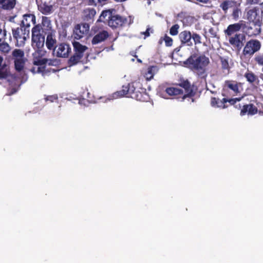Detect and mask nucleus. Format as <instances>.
<instances>
[{
  "instance_id": "72a5a7b5",
  "label": "nucleus",
  "mask_w": 263,
  "mask_h": 263,
  "mask_svg": "<svg viewBox=\"0 0 263 263\" xmlns=\"http://www.w3.org/2000/svg\"><path fill=\"white\" fill-rule=\"evenodd\" d=\"M163 41H164L166 46L170 47L173 45V39L171 37L167 36L166 34L164 35L163 39L161 37L160 39L159 43L161 44Z\"/></svg>"
},
{
  "instance_id": "c85d7f7f",
  "label": "nucleus",
  "mask_w": 263,
  "mask_h": 263,
  "mask_svg": "<svg viewBox=\"0 0 263 263\" xmlns=\"http://www.w3.org/2000/svg\"><path fill=\"white\" fill-rule=\"evenodd\" d=\"M10 74V71L7 65L4 63L0 67V80L7 78Z\"/></svg>"
},
{
  "instance_id": "603ef678",
  "label": "nucleus",
  "mask_w": 263,
  "mask_h": 263,
  "mask_svg": "<svg viewBox=\"0 0 263 263\" xmlns=\"http://www.w3.org/2000/svg\"><path fill=\"white\" fill-rule=\"evenodd\" d=\"M138 62H141V61L140 60H138Z\"/></svg>"
},
{
  "instance_id": "1a4fd4ad",
  "label": "nucleus",
  "mask_w": 263,
  "mask_h": 263,
  "mask_svg": "<svg viewBox=\"0 0 263 263\" xmlns=\"http://www.w3.org/2000/svg\"><path fill=\"white\" fill-rule=\"evenodd\" d=\"M242 27L241 29L244 30L246 33L249 36H254L259 35L261 32V26L262 23L251 22L246 24L245 22L241 20Z\"/></svg>"
},
{
  "instance_id": "393cba45",
  "label": "nucleus",
  "mask_w": 263,
  "mask_h": 263,
  "mask_svg": "<svg viewBox=\"0 0 263 263\" xmlns=\"http://www.w3.org/2000/svg\"><path fill=\"white\" fill-rule=\"evenodd\" d=\"M236 5V2L234 1L225 0L220 3L219 7L224 13L226 14L229 8H233Z\"/></svg>"
},
{
  "instance_id": "a19ab883",
  "label": "nucleus",
  "mask_w": 263,
  "mask_h": 263,
  "mask_svg": "<svg viewBox=\"0 0 263 263\" xmlns=\"http://www.w3.org/2000/svg\"><path fill=\"white\" fill-rule=\"evenodd\" d=\"M179 29V25L178 24H175L173 25L170 29V33L173 36L178 34V30Z\"/></svg>"
},
{
  "instance_id": "37998d69",
  "label": "nucleus",
  "mask_w": 263,
  "mask_h": 263,
  "mask_svg": "<svg viewBox=\"0 0 263 263\" xmlns=\"http://www.w3.org/2000/svg\"><path fill=\"white\" fill-rule=\"evenodd\" d=\"M7 31L5 29H0V43L5 41Z\"/></svg>"
},
{
  "instance_id": "0eeeda50",
  "label": "nucleus",
  "mask_w": 263,
  "mask_h": 263,
  "mask_svg": "<svg viewBox=\"0 0 263 263\" xmlns=\"http://www.w3.org/2000/svg\"><path fill=\"white\" fill-rule=\"evenodd\" d=\"M233 96L232 95H229L228 97H223L224 98L222 100L215 97H212L211 105L213 107L224 109L228 107V105L227 104V103H229L230 105H233L241 99V98H231Z\"/></svg>"
},
{
  "instance_id": "a18cd8bd",
  "label": "nucleus",
  "mask_w": 263,
  "mask_h": 263,
  "mask_svg": "<svg viewBox=\"0 0 263 263\" xmlns=\"http://www.w3.org/2000/svg\"><path fill=\"white\" fill-rule=\"evenodd\" d=\"M150 29H151L150 28H147L145 31L141 33L142 34H143L144 35V39H145L146 37H147L149 36V35H150V33H149Z\"/></svg>"
},
{
  "instance_id": "de8ad7c7",
  "label": "nucleus",
  "mask_w": 263,
  "mask_h": 263,
  "mask_svg": "<svg viewBox=\"0 0 263 263\" xmlns=\"http://www.w3.org/2000/svg\"><path fill=\"white\" fill-rule=\"evenodd\" d=\"M197 1L199 2H200V3H204V4H206L210 0H196Z\"/></svg>"
},
{
  "instance_id": "c03bdc74",
  "label": "nucleus",
  "mask_w": 263,
  "mask_h": 263,
  "mask_svg": "<svg viewBox=\"0 0 263 263\" xmlns=\"http://www.w3.org/2000/svg\"><path fill=\"white\" fill-rule=\"evenodd\" d=\"M257 106L259 112L263 114V99L261 101L257 102Z\"/></svg>"
},
{
  "instance_id": "f704fd0d",
  "label": "nucleus",
  "mask_w": 263,
  "mask_h": 263,
  "mask_svg": "<svg viewBox=\"0 0 263 263\" xmlns=\"http://www.w3.org/2000/svg\"><path fill=\"white\" fill-rule=\"evenodd\" d=\"M46 64L49 66H58L61 63V61L58 59H46Z\"/></svg>"
},
{
  "instance_id": "b1692460",
  "label": "nucleus",
  "mask_w": 263,
  "mask_h": 263,
  "mask_svg": "<svg viewBox=\"0 0 263 263\" xmlns=\"http://www.w3.org/2000/svg\"><path fill=\"white\" fill-rule=\"evenodd\" d=\"M219 59L222 72L224 76H227L230 73L231 68L229 65L228 59L222 57H220Z\"/></svg>"
},
{
  "instance_id": "ea45409f",
  "label": "nucleus",
  "mask_w": 263,
  "mask_h": 263,
  "mask_svg": "<svg viewBox=\"0 0 263 263\" xmlns=\"http://www.w3.org/2000/svg\"><path fill=\"white\" fill-rule=\"evenodd\" d=\"M254 61L259 66H263V53L255 55Z\"/></svg>"
},
{
  "instance_id": "423d86ee",
  "label": "nucleus",
  "mask_w": 263,
  "mask_h": 263,
  "mask_svg": "<svg viewBox=\"0 0 263 263\" xmlns=\"http://www.w3.org/2000/svg\"><path fill=\"white\" fill-rule=\"evenodd\" d=\"M12 35L13 38L16 40V46L17 47L23 46L27 38L29 37V29L20 26L16 29H13Z\"/></svg>"
},
{
  "instance_id": "6ab92c4d",
  "label": "nucleus",
  "mask_w": 263,
  "mask_h": 263,
  "mask_svg": "<svg viewBox=\"0 0 263 263\" xmlns=\"http://www.w3.org/2000/svg\"><path fill=\"white\" fill-rule=\"evenodd\" d=\"M257 107L253 104H246L242 106L240 110V115L243 116L247 114L248 115L252 116L257 114Z\"/></svg>"
},
{
  "instance_id": "8fccbe9b",
  "label": "nucleus",
  "mask_w": 263,
  "mask_h": 263,
  "mask_svg": "<svg viewBox=\"0 0 263 263\" xmlns=\"http://www.w3.org/2000/svg\"><path fill=\"white\" fill-rule=\"evenodd\" d=\"M261 5H262V7L263 8V2L261 3Z\"/></svg>"
},
{
  "instance_id": "49530a36",
  "label": "nucleus",
  "mask_w": 263,
  "mask_h": 263,
  "mask_svg": "<svg viewBox=\"0 0 263 263\" xmlns=\"http://www.w3.org/2000/svg\"><path fill=\"white\" fill-rule=\"evenodd\" d=\"M263 0H249V3L250 4H256L261 3Z\"/></svg>"
},
{
  "instance_id": "3c124183",
  "label": "nucleus",
  "mask_w": 263,
  "mask_h": 263,
  "mask_svg": "<svg viewBox=\"0 0 263 263\" xmlns=\"http://www.w3.org/2000/svg\"><path fill=\"white\" fill-rule=\"evenodd\" d=\"M9 37H10V39H11V35H10V34H9Z\"/></svg>"
},
{
  "instance_id": "a878e982",
  "label": "nucleus",
  "mask_w": 263,
  "mask_h": 263,
  "mask_svg": "<svg viewBox=\"0 0 263 263\" xmlns=\"http://www.w3.org/2000/svg\"><path fill=\"white\" fill-rule=\"evenodd\" d=\"M39 11L43 14L47 15L51 13L53 9L52 5H48L46 3H41L38 5Z\"/></svg>"
},
{
  "instance_id": "2f4dec72",
  "label": "nucleus",
  "mask_w": 263,
  "mask_h": 263,
  "mask_svg": "<svg viewBox=\"0 0 263 263\" xmlns=\"http://www.w3.org/2000/svg\"><path fill=\"white\" fill-rule=\"evenodd\" d=\"M11 47L6 41L0 43V51L5 54L9 52Z\"/></svg>"
},
{
  "instance_id": "4468645a",
  "label": "nucleus",
  "mask_w": 263,
  "mask_h": 263,
  "mask_svg": "<svg viewBox=\"0 0 263 263\" xmlns=\"http://www.w3.org/2000/svg\"><path fill=\"white\" fill-rule=\"evenodd\" d=\"M260 9L258 7H254L249 9L247 12V18L250 23L257 22L262 23V16H260ZM261 15H263V11H261Z\"/></svg>"
},
{
  "instance_id": "e433bc0d",
  "label": "nucleus",
  "mask_w": 263,
  "mask_h": 263,
  "mask_svg": "<svg viewBox=\"0 0 263 263\" xmlns=\"http://www.w3.org/2000/svg\"><path fill=\"white\" fill-rule=\"evenodd\" d=\"M107 0H88V5L91 6H103L106 3Z\"/></svg>"
},
{
  "instance_id": "c9c22d12",
  "label": "nucleus",
  "mask_w": 263,
  "mask_h": 263,
  "mask_svg": "<svg viewBox=\"0 0 263 263\" xmlns=\"http://www.w3.org/2000/svg\"><path fill=\"white\" fill-rule=\"evenodd\" d=\"M12 55L15 59H23L24 57V52L21 49H15L13 51Z\"/></svg>"
},
{
  "instance_id": "9d476101",
  "label": "nucleus",
  "mask_w": 263,
  "mask_h": 263,
  "mask_svg": "<svg viewBox=\"0 0 263 263\" xmlns=\"http://www.w3.org/2000/svg\"><path fill=\"white\" fill-rule=\"evenodd\" d=\"M261 46V43L259 41L256 39H251L246 43L242 51V54L245 56L252 57L260 49Z\"/></svg>"
},
{
  "instance_id": "58836bf2",
  "label": "nucleus",
  "mask_w": 263,
  "mask_h": 263,
  "mask_svg": "<svg viewBox=\"0 0 263 263\" xmlns=\"http://www.w3.org/2000/svg\"><path fill=\"white\" fill-rule=\"evenodd\" d=\"M192 39L193 40L195 45L200 44L201 43V37L196 32H193L192 33Z\"/></svg>"
},
{
  "instance_id": "aec40b11",
  "label": "nucleus",
  "mask_w": 263,
  "mask_h": 263,
  "mask_svg": "<svg viewBox=\"0 0 263 263\" xmlns=\"http://www.w3.org/2000/svg\"><path fill=\"white\" fill-rule=\"evenodd\" d=\"M109 36L108 32L106 30H102L96 34L91 40L92 45H96L104 41Z\"/></svg>"
},
{
  "instance_id": "dca6fc26",
  "label": "nucleus",
  "mask_w": 263,
  "mask_h": 263,
  "mask_svg": "<svg viewBox=\"0 0 263 263\" xmlns=\"http://www.w3.org/2000/svg\"><path fill=\"white\" fill-rule=\"evenodd\" d=\"M45 43L47 48L49 50L54 51L57 47V41L55 34L52 31L48 32Z\"/></svg>"
},
{
  "instance_id": "4be33fe9",
  "label": "nucleus",
  "mask_w": 263,
  "mask_h": 263,
  "mask_svg": "<svg viewBox=\"0 0 263 263\" xmlns=\"http://www.w3.org/2000/svg\"><path fill=\"white\" fill-rule=\"evenodd\" d=\"M244 77L249 83L252 84H256L259 85L258 77L252 71L247 70L244 74Z\"/></svg>"
},
{
  "instance_id": "6e6552de",
  "label": "nucleus",
  "mask_w": 263,
  "mask_h": 263,
  "mask_svg": "<svg viewBox=\"0 0 263 263\" xmlns=\"http://www.w3.org/2000/svg\"><path fill=\"white\" fill-rule=\"evenodd\" d=\"M239 85H240V83L236 81H225L222 91V96L223 97H228L229 95H232V96L237 95L240 92Z\"/></svg>"
},
{
  "instance_id": "20e7f679",
  "label": "nucleus",
  "mask_w": 263,
  "mask_h": 263,
  "mask_svg": "<svg viewBox=\"0 0 263 263\" xmlns=\"http://www.w3.org/2000/svg\"><path fill=\"white\" fill-rule=\"evenodd\" d=\"M98 21L103 22L112 29H117L124 27L127 23V19L116 14V10L111 9L102 11Z\"/></svg>"
},
{
  "instance_id": "cd10ccee",
  "label": "nucleus",
  "mask_w": 263,
  "mask_h": 263,
  "mask_svg": "<svg viewBox=\"0 0 263 263\" xmlns=\"http://www.w3.org/2000/svg\"><path fill=\"white\" fill-rule=\"evenodd\" d=\"M132 98L137 101L145 102L149 99V96L145 92L138 91L135 95H132Z\"/></svg>"
},
{
  "instance_id": "39448f33",
  "label": "nucleus",
  "mask_w": 263,
  "mask_h": 263,
  "mask_svg": "<svg viewBox=\"0 0 263 263\" xmlns=\"http://www.w3.org/2000/svg\"><path fill=\"white\" fill-rule=\"evenodd\" d=\"M74 53L68 60L67 63L69 67L74 66L82 62V60L84 56H88V48L81 44L79 42L74 41L72 42Z\"/></svg>"
},
{
  "instance_id": "ddd939ff",
  "label": "nucleus",
  "mask_w": 263,
  "mask_h": 263,
  "mask_svg": "<svg viewBox=\"0 0 263 263\" xmlns=\"http://www.w3.org/2000/svg\"><path fill=\"white\" fill-rule=\"evenodd\" d=\"M89 24L87 23L76 25L73 29L74 38L80 40L86 35L89 32Z\"/></svg>"
},
{
  "instance_id": "f03ea898",
  "label": "nucleus",
  "mask_w": 263,
  "mask_h": 263,
  "mask_svg": "<svg viewBox=\"0 0 263 263\" xmlns=\"http://www.w3.org/2000/svg\"><path fill=\"white\" fill-rule=\"evenodd\" d=\"M210 62L209 58L204 54L194 53L184 62V64L198 76L203 78L206 75L207 67Z\"/></svg>"
},
{
  "instance_id": "5701e85b",
  "label": "nucleus",
  "mask_w": 263,
  "mask_h": 263,
  "mask_svg": "<svg viewBox=\"0 0 263 263\" xmlns=\"http://www.w3.org/2000/svg\"><path fill=\"white\" fill-rule=\"evenodd\" d=\"M16 4V0H0V8L4 10H11Z\"/></svg>"
},
{
  "instance_id": "f3484780",
  "label": "nucleus",
  "mask_w": 263,
  "mask_h": 263,
  "mask_svg": "<svg viewBox=\"0 0 263 263\" xmlns=\"http://www.w3.org/2000/svg\"><path fill=\"white\" fill-rule=\"evenodd\" d=\"M96 14V11L94 8H87L82 12V18L84 21L89 23H93Z\"/></svg>"
},
{
  "instance_id": "bb28decb",
  "label": "nucleus",
  "mask_w": 263,
  "mask_h": 263,
  "mask_svg": "<svg viewBox=\"0 0 263 263\" xmlns=\"http://www.w3.org/2000/svg\"><path fill=\"white\" fill-rule=\"evenodd\" d=\"M165 92L170 96H176L179 95H182L183 91L182 89L174 87H169L166 88Z\"/></svg>"
},
{
  "instance_id": "f257e3e1",
  "label": "nucleus",
  "mask_w": 263,
  "mask_h": 263,
  "mask_svg": "<svg viewBox=\"0 0 263 263\" xmlns=\"http://www.w3.org/2000/svg\"><path fill=\"white\" fill-rule=\"evenodd\" d=\"M50 25V21L46 16H43L42 24L35 25L31 30V45L35 50L32 53V63L34 65H46V58L43 57L46 51L42 49L45 44L43 26Z\"/></svg>"
},
{
  "instance_id": "473e14b6",
  "label": "nucleus",
  "mask_w": 263,
  "mask_h": 263,
  "mask_svg": "<svg viewBox=\"0 0 263 263\" xmlns=\"http://www.w3.org/2000/svg\"><path fill=\"white\" fill-rule=\"evenodd\" d=\"M39 67H38L37 68H33L31 69V71L33 73H42L43 75L47 73L49 71H46V65H39Z\"/></svg>"
},
{
  "instance_id": "79ce46f5",
  "label": "nucleus",
  "mask_w": 263,
  "mask_h": 263,
  "mask_svg": "<svg viewBox=\"0 0 263 263\" xmlns=\"http://www.w3.org/2000/svg\"><path fill=\"white\" fill-rule=\"evenodd\" d=\"M45 100L46 102L49 101L51 103L57 102L58 100V96L57 95L47 96L45 98Z\"/></svg>"
},
{
  "instance_id": "412c9836",
  "label": "nucleus",
  "mask_w": 263,
  "mask_h": 263,
  "mask_svg": "<svg viewBox=\"0 0 263 263\" xmlns=\"http://www.w3.org/2000/svg\"><path fill=\"white\" fill-rule=\"evenodd\" d=\"M36 18L34 14H26L23 15V20L21 22L20 26H23L25 28L29 29L30 23H32L34 25L35 24Z\"/></svg>"
},
{
  "instance_id": "9b49d317",
  "label": "nucleus",
  "mask_w": 263,
  "mask_h": 263,
  "mask_svg": "<svg viewBox=\"0 0 263 263\" xmlns=\"http://www.w3.org/2000/svg\"><path fill=\"white\" fill-rule=\"evenodd\" d=\"M71 51V47L69 44L62 43L57 45L55 49L52 52V55L58 58H67Z\"/></svg>"
},
{
  "instance_id": "7ed1b4c3",
  "label": "nucleus",
  "mask_w": 263,
  "mask_h": 263,
  "mask_svg": "<svg viewBox=\"0 0 263 263\" xmlns=\"http://www.w3.org/2000/svg\"><path fill=\"white\" fill-rule=\"evenodd\" d=\"M241 22L229 25L224 30V33L228 38L229 44L238 51H240L244 46L246 35L243 33H238L242 27Z\"/></svg>"
},
{
  "instance_id": "a211bd4d",
  "label": "nucleus",
  "mask_w": 263,
  "mask_h": 263,
  "mask_svg": "<svg viewBox=\"0 0 263 263\" xmlns=\"http://www.w3.org/2000/svg\"><path fill=\"white\" fill-rule=\"evenodd\" d=\"M192 33L188 30L181 31L179 34V39L181 45L191 46L193 45L192 42Z\"/></svg>"
},
{
  "instance_id": "f8f14e48",
  "label": "nucleus",
  "mask_w": 263,
  "mask_h": 263,
  "mask_svg": "<svg viewBox=\"0 0 263 263\" xmlns=\"http://www.w3.org/2000/svg\"><path fill=\"white\" fill-rule=\"evenodd\" d=\"M137 90L134 86L133 83L128 84L127 86H123L121 90L117 91L113 94L114 98L122 97L126 96L127 97L132 98V95H135Z\"/></svg>"
},
{
  "instance_id": "09e8293b",
  "label": "nucleus",
  "mask_w": 263,
  "mask_h": 263,
  "mask_svg": "<svg viewBox=\"0 0 263 263\" xmlns=\"http://www.w3.org/2000/svg\"><path fill=\"white\" fill-rule=\"evenodd\" d=\"M259 78L263 81V73H261L259 75Z\"/></svg>"
},
{
  "instance_id": "4c0bfd02",
  "label": "nucleus",
  "mask_w": 263,
  "mask_h": 263,
  "mask_svg": "<svg viewBox=\"0 0 263 263\" xmlns=\"http://www.w3.org/2000/svg\"><path fill=\"white\" fill-rule=\"evenodd\" d=\"M234 7V8L232 13V16L234 20L236 21L239 17V14L241 13V10L240 8H239L238 7H236V5Z\"/></svg>"
},
{
  "instance_id": "2eb2a0df",
  "label": "nucleus",
  "mask_w": 263,
  "mask_h": 263,
  "mask_svg": "<svg viewBox=\"0 0 263 263\" xmlns=\"http://www.w3.org/2000/svg\"><path fill=\"white\" fill-rule=\"evenodd\" d=\"M178 85L183 88L186 93L183 96L182 100H184L187 97H192L195 96V92L194 91L193 86H191L190 82L187 80H180V82Z\"/></svg>"
},
{
  "instance_id": "c756f323",
  "label": "nucleus",
  "mask_w": 263,
  "mask_h": 263,
  "mask_svg": "<svg viewBox=\"0 0 263 263\" xmlns=\"http://www.w3.org/2000/svg\"><path fill=\"white\" fill-rule=\"evenodd\" d=\"M25 60L24 58L15 59L14 60V66L16 71H21L24 67Z\"/></svg>"
},
{
  "instance_id": "7c9ffc66",
  "label": "nucleus",
  "mask_w": 263,
  "mask_h": 263,
  "mask_svg": "<svg viewBox=\"0 0 263 263\" xmlns=\"http://www.w3.org/2000/svg\"><path fill=\"white\" fill-rule=\"evenodd\" d=\"M156 69V66H149L145 73L144 77L147 80H150L153 78L154 76V71Z\"/></svg>"
}]
</instances>
